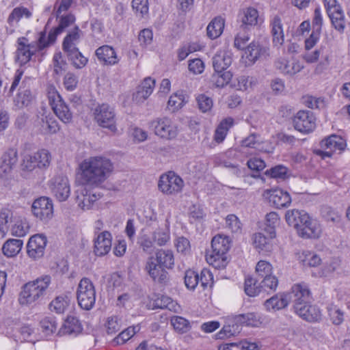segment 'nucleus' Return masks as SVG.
I'll list each match as a JSON object with an SVG mask.
<instances>
[{"instance_id": "obj_1", "label": "nucleus", "mask_w": 350, "mask_h": 350, "mask_svg": "<svg viewBox=\"0 0 350 350\" xmlns=\"http://www.w3.org/2000/svg\"><path fill=\"white\" fill-rule=\"evenodd\" d=\"M111 161L104 157H92L80 164L81 181L83 185L98 187L113 171Z\"/></svg>"}, {"instance_id": "obj_2", "label": "nucleus", "mask_w": 350, "mask_h": 350, "mask_svg": "<svg viewBox=\"0 0 350 350\" xmlns=\"http://www.w3.org/2000/svg\"><path fill=\"white\" fill-rule=\"evenodd\" d=\"M51 283V277L49 275H44L25 284L20 294L21 304H31L40 297L44 296L47 293Z\"/></svg>"}, {"instance_id": "obj_3", "label": "nucleus", "mask_w": 350, "mask_h": 350, "mask_svg": "<svg viewBox=\"0 0 350 350\" xmlns=\"http://www.w3.org/2000/svg\"><path fill=\"white\" fill-rule=\"evenodd\" d=\"M77 299L79 306L83 310H91L96 301V290L92 282L87 278H82L78 285Z\"/></svg>"}, {"instance_id": "obj_4", "label": "nucleus", "mask_w": 350, "mask_h": 350, "mask_svg": "<svg viewBox=\"0 0 350 350\" xmlns=\"http://www.w3.org/2000/svg\"><path fill=\"white\" fill-rule=\"evenodd\" d=\"M94 118L99 126L116 133V113L113 109L107 104L98 105L94 111Z\"/></svg>"}, {"instance_id": "obj_5", "label": "nucleus", "mask_w": 350, "mask_h": 350, "mask_svg": "<svg viewBox=\"0 0 350 350\" xmlns=\"http://www.w3.org/2000/svg\"><path fill=\"white\" fill-rule=\"evenodd\" d=\"M184 186L182 178L174 172L163 174L159 179V190L166 195H174L181 191Z\"/></svg>"}, {"instance_id": "obj_6", "label": "nucleus", "mask_w": 350, "mask_h": 350, "mask_svg": "<svg viewBox=\"0 0 350 350\" xmlns=\"http://www.w3.org/2000/svg\"><path fill=\"white\" fill-rule=\"evenodd\" d=\"M31 211L40 221H49L53 216L52 200L47 197H40L35 200L31 206Z\"/></svg>"}, {"instance_id": "obj_7", "label": "nucleus", "mask_w": 350, "mask_h": 350, "mask_svg": "<svg viewBox=\"0 0 350 350\" xmlns=\"http://www.w3.org/2000/svg\"><path fill=\"white\" fill-rule=\"evenodd\" d=\"M151 126L154 129V133L166 139H172L176 137L177 127L172 121L167 118H158L151 122Z\"/></svg>"}, {"instance_id": "obj_8", "label": "nucleus", "mask_w": 350, "mask_h": 350, "mask_svg": "<svg viewBox=\"0 0 350 350\" xmlns=\"http://www.w3.org/2000/svg\"><path fill=\"white\" fill-rule=\"evenodd\" d=\"M47 244V238L42 234L33 235L27 244V254L33 260L43 257Z\"/></svg>"}, {"instance_id": "obj_9", "label": "nucleus", "mask_w": 350, "mask_h": 350, "mask_svg": "<svg viewBox=\"0 0 350 350\" xmlns=\"http://www.w3.org/2000/svg\"><path fill=\"white\" fill-rule=\"evenodd\" d=\"M144 269L155 282L165 284L169 280L168 272L157 262L153 256L148 258Z\"/></svg>"}, {"instance_id": "obj_10", "label": "nucleus", "mask_w": 350, "mask_h": 350, "mask_svg": "<svg viewBox=\"0 0 350 350\" xmlns=\"http://www.w3.org/2000/svg\"><path fill=\"white\" fill-rule=\"evenodd\" d=\"M294 127L301 133H309L316 126L315 118L313 114L307 111H299L293 120Z\"/></svg>"}, {"instance_id": "obj_11", "label": "nucleus", "mask_w": 350, "mask_h": 350, "mask_svg": "<svg viewBox=\"0 0 350 350\" xmlns=\"http://www.w3.org/2000/svg\"><path fill=\"white\" fill-rule=\"evenodd\" d=\"M51 188L54 196L60 202L65 201L70 196V185L66 176H55L52 180Z\"/></svg>"}, {"instance_id": "obj_12", "label": "nucleus", "mask_w": 350, "mask_h": 350, "mask_svg": "<svg viewBox=\"0 0 350 350\" xmlns=\"http://www.w3.org/2000/svg\"><path fill=\"white\" fill-rule=\"evenodd\" d=\"M18 162L16 148H10L3 152L0 159V176L10 174Z\"/></svg>"}, {"instance_id": "obj_13", "label": "nucleus", "mask_w": 350, "mask_h": 350, "mask_svg": "<svg viewBox=\"0 0 350 350\" xmlns=\"http://www.w3.org/2000/svg\"><path fill=\"white\" fill-rule=\"evenodd\" d=\"M296 314L308 322H317L321 320V313L319 308L308 302L302 305L297 304L294 309Z\"/></svg>"}, {"instance_id": "obj_14", "label": "nucleus", "mask_w": 350, "mask_h": 350, "mask_svg": "<svg viewBox=\"0 0 350 350\" xmlns=\"http://www.w3.org/2000/svg\"><path fill=\"white\" fill-rule=\"evenodd\" d=\"M269 55V48L256 42H251L245 49V57L249 64H253L261 58H266Z\"/></svg>"}, {"instance_id": "obj_15", "label": "nucleus", "mask_w": 350, "mask_h": 350, "mask_svg": "<svg viewBox=\"0 0 350 350\" xmlns=\"http://www.w3.org/2000/svg\"><path fill=\"white\" fill-rule=\"evenodd\" d=\"M287 295L289 301L291 300L293 302L295 309L297 304L302 305L309 301L310 292L306 284H297L292 287L291 293Z\"/></svg>"}, {"instance_id": "obj_16", "label": "nucleus", "mask_w": 350, "mask_h": 350, "mask_svg": "<svg viewBox=\"0 0 350 350\" xmlns=\"http://www.w3.org/2000/svg\"><path fill=\"white\" fill-rule=\"evenodd\" d=\"M275 67L282 74L293 77L304 68V65L297 59L288 61L284 58H280L275 62Z\"/></svg>"}, {"instance_id": "obj_17", "label": "nucleus", "mask_w": 350, "mask_h": 350, "mask_svg": "<svg viewBox=\"0 0 350 350\" xmlns=\"http://www.w3.org/2000/svg\"><path fill=\"white\" fill-rule=\"evenodd\" d=\"M301 226V227L298 230L297 234L302 238L316 239L319 238L321 233L319 224L309 215L307 221H304Z\"/></svg>"}, {"instance_id": "obj_18", "label": "nucleus", "mask_w": 350, "mask_h": 350, "mask_svg": "<svg viewBox=\"0 0 350 350\" xmlns=\"http://www.w3.org/2000/svg\"><path fill=\"white\" fill-rule=\"evenodd\" d=\"M155 86V81L150 77L146 78L138 86L133 95V100L137 103L144 102L152 93Z\"/></svg>"}, {"instance_id": "obj_19", "label": "nucleus", "mask_w": 350, "mask_h": 350, "mask_svg": "<svg viewBox=\"0 0 350 350\" xmlns=\"http://www.w3.org/2000/svg\"><path fill=\"white\" fill-rule=\"evenodd\" d=\"M241 21V27L248 29L258 25L259 15L258 10L252 7L242 9L239 15Z\"/></svg>"}, {"instance_id": "obj_20", "label": "nucleus", "mask_w": 350, "mask_h": 350, "mask_svg": "<svg viewBox=\"0 0 350 350\" xmlns=\"http://www.w3.org/2000/svg\"><path fill=\"white\" fill-rule=\"evenodd\" d=\"M266 193L268 195L269 202L277 208L287 207L291 203V198L286 191L281 189H275L267 191Z\"/></svg>"}, {"instance_id": "obj_21", "label": "nucleus", "mask_w": 350, "mask_h": 350, "mask_svg": "<svg viewBox=\"0 0 350 350\" xmlns=\"http://www.w3.org/2000/svg\"><path fill=\"white\" fill-rule=\"evenodd\" d=\"M232 53L226 49L219 51L213 58V66L216 72L224 71L231 65Z\"/></svg>"}, {"instance_id": "obj_22", "label": "nucleus", "mask_w": 350, "mask_h": 350, "mask_svg": "<svg viewBox=\"0 0 350 350\" xmlns=\"http://www.w3.org/2000/svg\"><path fill=\"white\" fill-rule=\"evenodd\" d=\"M38 126L44 134L56 133L59 130L57 121L51 114L43 113L38 117Z\"/></svg>"}, {"instance_id": "obj_23", "label": "nucleus", "mask_w": 350, "mask_h": 350, "mask_svg": "<svg viewBox=\"0 0 350 350\" xmlns=\"http://www.w3.org/2000/svg\"><path fill=\"white\" fill-rule=\"evenodd\" d=\"M98 60L105 65H115L119 62L114 49L109 45H103L96 50Z\"/></svg>"}, {"instance_id": "obj_24", "label": "nucleus", "mask_w": 350, "mask_h": 350, "mask_svg": "<svg viewBox=\"0 0 350 350\" xmlns=\"http://www.w3.org/2000/svg\"><path fill=\"white\" fill-rule=\"evenodd\" d=\"M111 248V235L107 231L101 232L94 243V253L96 256L107 254Z\"/></svg>"}, {"instance_id": "obj_25", "label": "nucleus", "mask_w": 350, "mask_h": 350, "mask_svg": "<svg viewBox=\"0 0 350 350\" xmlns=\"http://www.w3.org/2000/svg\"><path fill=\"white\" fill-rule=\"evenodd\" d=\"M269 237H265L261 232H257L252 235V243L254 247L259 251L269 252L271 250V240L275 237V230L268 231Z\"/></svg>"}, {"instance_id": "obj_26", "label": "nucleus", "mask_w": 350, "mask_h": 350, "mask_svg": "<svg viewBox=\"0 0 350 350\" xmlns=\"http://www.w3.org/2000/svg\"><path fill=\"white\" fill-rule=\"evenodd\" d=\"M288 295L282 293L277 294L267 299L264 303V306L267 311L276 312L285 308L288 305Z\"/></svg>"}, {"instance_id": "obj_27", "label": "nucleus", "mask_w": 350, "mask_h": 350, "mask_svg": "<svg viewBox=\"0 0 350 350\" xmlns=\"http://www.w3.org/2000/svg\"><path fill=\"white\" fill-rule=\"evenodd\" d=\"M308 214L304 211L292 209L286 211L285 219L288 224L293 226L297 232L301 227L302 223L306 222L308 218Z\"/></svg>"}, {"instance_id": "obj_28", "label": "nucleus", "mask_w": 350, "mask_h": 350, "mask_svg": "<svg viewBox=\"0 0 350 350\" xmlns=\"http://www.w3.org/2000/svg\"><path fill=\"white\" fill-rule=\"evenodd\" d=\"M82 326L79 319L74 316H68L58 332V335L77 334L81 332Z\"/></svg>"}, {"instance_id": "obj_29", "label": "nucleus", "mask_w": 350, "mask_h": 350, "mask_svg": "<svg viewBox=\"0 0 350 350\" xmlns=\"http://www.w3.org/2000/svg\"><path fill=\"white\" fill-rule=\"evenodd\" d=\"M297 258L304 267H314L321 263V259L314 252L304 250L297 253Z\"/></svg>"}, {"instance_id": "obj_30", "label": "nucleus", "mask_w": 350, "mask_h": 350, "mask_svg": "<svg viewBox=\"0 0 350 350\" xmlns=\"http://www.w3.org/2000/svg\"><path fill=\"white\" fill-rule=\"evenodd\" d=\"M273 44L275 46H281L284 41L282 23L280 18L275 16L271 23Z\"/></svg>"}, {"instance_id": "obj_31", "label": "nucleus", "mask_w": 350, "mask_h": 350, "mask_svg": "<svg viewBox=\"0 0 350 350\" xmlns=\"http://www.w3.org/2000/svg\"><path fill=\"white\" fill-rule=\"evenodd\" d=\"M25 38H19L18 40V47L17 49V60L21 64H24L30 60L31 55L36 50H31L33 46L25 43Z\"/></svg>"}, {"instance_id": "obj_32", "label": "nucleus", "mask_w": 350, "mask_h": 350, "mask_svg": "<svg viewBox=\"0 0 350 350\" xmlns=\"http://www.w3.org/2000/svg\"><path fill=\"white\" fill-rule=\"evenodd\" d=\"M81 34V31L78 27H75L72 31L68 33L62 44L63 50L65 53L72 52V51L78 49L77 44L79 42Z\"/></svg>"}, {"instance_id": "obj_33", "label": "nucleus", "mask_w": 350, "mask_h": 350, "mask_svg": "<svg viewBox=\"0 0 350 350\" xmlns=\"http://www.w3.org/2000/svg\"><path fill=\"white\" fill-rule=\"evenodd\" d=\"M345 140L338 135H331L321 142V146L329 149L331 151L344 150L346 148Z\"/></svg>"}, {"instance_id": "obj_34", "label": "nucleus", "mask_w": 350, "mask_h": 350, "mask_svg": "<svg viewBox=\"0 0 350 350\" xmlns=\"http://www.w3.org/2000/svg\"><path fill=\"white\" fill-rule=\"evenodd\" d=\"M225 21L221 16L214 18L206 28L207 36L211 39L217 38L222 33Z\"/></svg>"}, {"instance_id": "obj_35", "label": "nucleus", "mask_w": 350, "mask_h": 350, "mask_svg": "<svg viewBox=\"0 0 350 350\" xmlns=\"http://www.w3.org/2000/svg\"><path fill=\"white\" fill-rule=\"evenodd\" d=\"M23 242L20 239H10L5 242L2 247V251L5 256L14 257L21 250Z\"/></svg>"}, {"instance_id": "obj_36", "label": "nucleus", "mask_w": 350, "mask_h": 350, "mask_svg": "<svg viewBox=\"0 0 350 350\" xmlns=\"http://www.w3.org/2000/svg\"><path fill=\"white\" fill-rule=\"evenodd\" d=\"M232 74L230 71L216 72L211 75L210 82L215 88H224L232 79Z\"/></svg>"}, {"instance_id": "obj_37", "label": "nucleus", "mask_w": 350, "mask_h": 350, "mask_svg": "<svg viewBox=\"0 0 350 350\" xmlns=\"http://www.w3.org/2000/svg\"><path fill=\"white\" fill-rule=\"evenodd\" d=\"M52 109L61 121L64 123H69L71 122L72 114L63 100L53 107Z\"/></svg>"}, {"instance_id": "obj_38", "label": "nucleus", "mask_w": 350, "mask_h": 350, "mask_svg": "<svg viewBox=\"0 0 350 350\" xmlns=\"http://www.w3.org/2000/svg\"><path fill=\"white\" fill-rule=\"evenodd\" d=\"M334 28L343 32L345 28V18L341 7L327 14Z\"/></svg>"}, {"instance_id": "obj_39", "label": "nucleus", "mask_w": 350, "mask_h": 350, "mask_svg": "<svg viewBox=\"0 0 350 350\" xmlns=\"http://www.w3.org/2000/svg\"><path fill=\"white\" fill-rule=\"evenodd\" d=\"M157 262L167 269H172L174 264L173 252L171 250H160L156 253Z\"/></svg>"}, {"instance_id": "obj_40", "label": "nucleus", "mask_w": 350, "mask_h": 350, "mask_svg": "<svg viewBox=\"0 0 350 350\" xmlns=\"http://www.w3.org/2000/svg\"><path fill=\"white\" fill-rule=\"evenodd\" d=\"M230 247V241L226 237L217 235L213 238L211 247L213 251L221 254H226Z\"/></svg>"}, {"instance_id": "obj_41", "label": "nucleus", "mask_w": 350, "mask_h": 350, "mask_svg": "<svg viewBox=\"0 0 350 350\" xmlns=\"http://www.w3.org/2000/svg\"><path fill=\"white\" fill-rule=\"evenodd\" d=\"M33 100V95L29 89L21 88L19 92L14 98V104L18 108L27 107Z\"/></svg>"}, {"instance_id": "obj_42", "label": "nucleus", "mask_w": 350, "mask_h": 350, "mask_svg": "<svg viewBox=\"0 0 350 350\" xmlns=\"http://www.w3.org/2000/svg\"><path fill=\"white\" fill-rule=\"evenodd\" d=\"M98 200L95 194L85 193L83 192L77 196V202L78 206L83 211L89 210L92 208L93 204Z\"/></svg>"}, {"instance_id": "obj_43", "label": "nucleus", "mask_w": 350, "mask_h": 350, "mask_svg": "<svg viewBox=\"0 0 350 350\" xmlns=\"http://www.w3.org/2000/svg\"><path fill=\"white\" fill-rule=\"evenodd\" d=\"M29 230V226L25 219L18 218L15 220L14 225L11 228V232L15 237H24Z\"/></svg>"}, {"instance_id": "obj_44", "label": "nucleus", "mask_w": 350, "mask_h": 350, "mask_svg": "<svg viewBox=\"0 0 350 350\" xmlns=\"http://www.w3.org/2000/svg\"><path fill=\"white\" fill-rule=\"evenodd\" d=\"M23 16L29 18L31 16V12L25 7L15 8L9 15L8 23L12 25L14 22L18 23Z\"/></svg>"}, {"instance_id": "obj_45", "label": "nucleus", "mask_w": 350, "mask_h": 350, "mask_svg": "<svg viewBox=\"0 0 350 350\" xmlns=\"http://www.w3.org/2000/svg\"><path fill=\"white\" fill-rule=\"evenodd\" d=\"M171 324L174 329L178 333L183 334L187 332L190 328V323L186 319L175 316L171 319Z\"/></svg>"}, {"instance_id": "obj_46", "label": "nucleus", "mask_w": 350, "mask_h": 350, "mask_svg": "<svg viewBox=\"0 0 350 350\" xmlns=\"http://www.w3.org/2000/svg\"><path fill=\"white\" fill-rule=\"evenodd\" d=\"M66 53L73 66L77 68H83L88 62V59L81 54L78 49Z\"/></svg>"}, {"instance_id": "obj_47", "label": "nucleus", "mask_w": 350, "mask_h": 350, "mask_svg": "<svg viewBox=\"0 0 350 350\" xmlns=\"http://www.w3.org/2000/svg\"><path fill=\"white\" fill-rule=\"evenodd\" d=\"M235 321L237 323L252 327H256L260 323L259 319L254 313L237 315L235 317Z\"/></svg>"}, {"instance_id": "obj_48", "label": "nucleus", "mask_w": 350, "mask_h": 350, "mask_svg": "<svg viewBox=\"0 0 350 350\" xmlns=\"http://www.w3.org/2000/svg\"><path fill=\"white\" fill-rule=\"evenodd\" d=\"M35 160L37 163V166L39 168H45L49 166L51 160L50 152L44 149L38 150L33 153Z\"/></svg>"}, {"instance_id": "obj_49", "label": "nucleus", "mask_w": 350, "mask_h": 350, "mask_svg": "<svg viewBox=\"0 0 350 350\" xmlns=\"http://www.w3.org/2000/svg\"><path fill=\"white\" fill-rule=\"evenodd\" d=\"M62 32H59L58 28L56 27L53 31H51L48 36V40L46 41V33L44 31L40 33V38L38 39V49L40 50L48 46L49 44H53L57 38V36Z\"/></svg>"}, {"instance_id": "obj_50", "label": "nucleus", "mask_w": 350, "mask_h": 350, "mask_svg": "<svg viewBox=\"0 0 350 350\" xmlns=\"http://www.w3.org/2000/svg\"><path fill=\"white\" fill-rule=\"evenodd\" d=\"M138 331V326L129 327L120 332L119 335L116 338H114L113 342H115L116 345L124 344Z\"/></svg>"}, {"instance_id": "obj_51", "label": "nucleus", "mask_w": 350, "mask_h": 350, "mask_svg": "<svg viewBox=\"0 0 350 350\" xmlns=\"http://www.w3.org/2000/svg\"><path fill=\"white\" fill-rule=\"evenodd\" d=\"M327 310L330 320L333 324L339 325L343 322L344 312L336 306L330 305Z\"/></svg>"}, {"instance_id": "obj_52", "label": "nucleus", "mask_w": 350, "mask_h": 350, "mask_svg": "<svg viewBox=\"0 0 350 350\" xmlns=\"http://www.w3.org/2000/svg\"><path fill=\"white\" fill-rule=\"evenodd\" d=\"M272 265L266 260H260L256 266V273L263 278L272 275Z\"/></svg>"}, {"instance_id": "obj_53", "label": "nucleus", "mask_w": 350, "mask_h": 350, "mask_svg": "<svg viewBox=\"0 0 350 350\" xmlns=\"http://www.w3.org/2000/svg\"><path fill=\"white\" fill-rule=\"evenodd\" d=\"M199 109L203 112H207L213 107V100L211 98L205 94H200L196 98Z\"/></svg>"}, {"instance_id": "obj_54", "label": "nucleus", "mask_w": 350, "mask_h": 350, "mask_svg": "<svg viewBox=\"0 0 350 350\" xmlns=\"http://www.w3.org/2000/svg\"><path fill=\"white\" fill-rule=\"evenodd\" d=\"M185 284L188 288L193 290L199 284V275L193 271H187L185 275Z\"/></svg>"}, {"instance_id": "obj_55", "label": "nucleus", "mask_w": 350, "mask_h": 350, "mask_svg": "<svg viewBox=\"0 0 350 350\" xmlns=\"http://www.w3.org/2000/svg\"><path fill=\"white\" fill-rule=\"evenodd\" d=\"M154 241L160 246L164 245L170 240L169 229H158L153 234Z\"/></svg>"}, {"instance_id": "obj_56", "label": "nucleus", "mask_w": 350, "mask_h": 350, "mask_svg": "<svg viewBox=\"0 0 350 350\" xmlns=\"http://www.w3.org/2000/svg\"><path fill=\"white\" fill-rule=\"evenodd\" d=\"M68 306V302L65 298L62 297H57L50 304L51 310L59 314L63 313Z\"/></svg>"}, {"instance_id": "obj_57", "label": "nucleus", "mask_w": 350, "mask_h": 350, "mask_svg": "<svg viewBox=\"0 0 350 350\" xmlns=\"http://www.w3.org/2000/svg\"><path fill=\"white\" fill-rule=\"evenodd\" d=\"M260 288L256 285V281L252 278H247L245 281V292L250 296L254 297L260 293Z\"/></svg>"}, {"instance_id": "obj_58", "label": "nucleus", "mask_w": 350, "mask_h": 350, "mask_svg": "<svg viewBox=\"0 0 350 350\" xmlns=\"http://www.w3.org/2000/svg\"><path fill=\"white\" fill-rule=\"evenodd\" d=\"M184 103V97L182 94H174L172 95L167 102L168 108L172 111H175L180 109Z\"/></svg>"}, {"instance_id": "obj_59", "label": "nucleus", "mask_w": 350, "mask_h": 350, "mask_svg": "<svg viewBox=\"0 0 350 350\" xmlns=\"http://www.w3.org/2000/svg\"><path fill=\"white\" fill-rule=\"evenodd\" d=\"M304 103L309 108L321 109L325 107V102L321 98H316L312 96H306L303 98Z\"/></svg>"}, {"instance_id": "obj_60", "label": "nucleus", "mask_w": 350, "mask_h": 350, "mask_svg": "<svg viewBox=\"0 0 350 350\" xmlns=\"http://www.w3.org/2000/svg\"><path fill=\"white\" fill-rule=\"evenodd\" d=\"M288 170L283 165H278L267 170L266 174L274 178L285 179L287 177Z\"/></svg>"}, {"instance_id": "obj_61", "label": "nucleus", "mask_w": 350, "mask_h": 350, "mask_svg": "<svg viewBox=\"0 0 350 350\" xmlns=\"http://www.w3.org/2000/svg\"><path fill=\"white\" fill-rule=\"evenodd\" d=\"M42 332L46 335L53 334L56 329L55 321L49 317H46L40 321Z\"/></svg>"}, {"instance_id": "obj_62", "label": "nucleus", "mask_w": 350, "mask_h": 350, "mask_svg": "<svg viewBox=\"0 0 350 350\" xmlns=\"http://www.w3.org/2000/svg\"><path fill=\"white\" fill-rule=\"evenodd\" d=\"M226 228L232 232H237L241 230V222L234 215H229L226 219Z\"/></svg>"}, {"instance_id": "obj_63", "label": "nucleus", "mask_w": 350, "mask_h": 350, "mask_svg": "<svg viewBox=\"0 0 350 350\" xmlns=\"http://www.w3.org/2000/svg\"><path fill=\"white\" fill-rule=\"evenodd\" d=\"M213 274L207 269H203L199 275V284H200L203 288L211 286L213 282Z\"/></svg>"}, {"instance_id": "obj_64", "label": "nucleus", "mask_w": 350, "mask_h": 350, "mask_svg": "<svg viewBox=\"0 0 350 350\" xmlns=\"http://www.w3.org/2000/svg\"><path fill=\"white\" fill-rule=\"evenodd\" d=\"M161 304L159 306L161 308H167L170 310L177 312L180 309V306L174 301L170 297L167 296H162L161 299Z\"/></svg>"}]
</instances>
